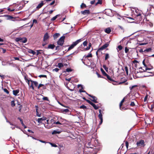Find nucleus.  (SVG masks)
Masks as SVG:
<instances>
[{
	"label": "nucleus",
	"mask_w": 154,
	"mask_h": 154,
	"mask_svg": "<svg viewBox=\"0 0 154 154\" xmlns=\"http://www.w3.org/2000/svg\"><path fill=\"white\" fill-rule=\"evenodd\" d=\"M7 16L8 17V19H11L13 18V17L11 16L8 15Z\"/></svg>",
	"instance_id": "obj_60"
},
{
	"label": "nucleus",
	"mask_w": 154,
	"mask_h": 154,
	"mask_svg": "<svg viewBox=\"0 0 154 154\" xmlns=\"http://www.w3.org/2000/svg\"><path fill=\"white\" fill-rule=\"evenodd\" d=\"M36 115L38 117H40L41 116V113H39L38 111V109H36Z\"/></svg>",
	"instance_id": "obj_26"
},
{
	"label": "nucleus",
	"mask_w": 154,
	"mask_h": 154,
	"mask_svg": "<svg viewBox=\"0 0 154 154\" xmlns=\"http://www.w3.org/2000/svg\"><path fill=\"white\" fill-rule=\"evenodd\" d=\"M63 66V64L62 63H59L58 64V66L59 68H60Z\"/></svg>",
	"instance_id": "obj_24"
},
{
	"label": "nucleus",
	"mask_w": 154,
	"mask_h": 154,
	"mask_svg": "<svg viewBox=\"0 0 154 154\" xmlns=\"http://www.w3.org/2000/svg\"><path fill=\"white\" fill-rule=\"evenodd\" d=\"M15 41L17 42H20L23 43H26L27 41V39L26 38L24 37L22 38L21 37L17 38L15 39Z\"/></svg>",
	"instance_id": "obj_2"
},
{
	"label": "nucleus",
	"mask_w": 154,
	"mask_h": 154,
	"mask_svg": "<svg viewBox=\"0 0 154 154\" xmlns=\"http://www.w3.org/2000/svg\"><path fill=\"white\" fill-rule=\"evenodd\" d=\"M125 70L126 72V73L127 75L128 74V68L127 66L125 67Z\"/></svg>",
	"instance_id": "obj_39"
},
{
	"label": "nucleus",
	"mask_w": 154,
	"mask_h": 154,
	"mask_svg": "<svg viewBox=\"0 0 154 154\" xmlns=\"http://www.w3.org/2000/svg\"><path fill=\"white\" fill-rule=\"evenodd\" d=\"M19 89L14 90L13 91V94L15 96H16L17 95V94L19 93Z\"/></svg>",
	"instance_id": "obj_12"
},
{
	"label": "nucleus",
	"mask_w": 154,
	"mask_h": 154,
	"mask_svg": "<svg viewBox=\"0 0 154 154\" xmlns=\"http://www.w3.org/2000/svg\"><path fill=\"white\" fill-rule=\"evenodd\" d=\"M125 98H124L122 100V101H121L120 103V104H119V106H120V108H121V106H122V103H123L124 102V100H125Z\"/></svg>",
	"instance_id": "obj_27"
},
{
	"label": "nucleus",
	"mask_w": 154,
	"mask_h": 154,
	"mask_svg": "<svg viewBox=\"0 0 154 154\" xmlns=\"http://www.w3.org/2000/svg\"><path fill=\"white\" fill-rule=\"evenodd\" d=\"M99 114L98 116V118L100 119V121L99 123V125H100L103 122V112H102L101 109L99 110Z\"/></svg>",
	"instance_id": "obj_3"
},
{
	"label": "nucleus",
	"mask_w": 154,
	"mask_h": 154,
	"mask_svg": "<svg viewBox=\"0 0 154 154\" xmlns=\"http://www.w3.org/2000/svg\"><path fill=\"white\" fill-rule=\"evenodd\" d=\"M109 45V44L107 43L105 44L104 45H103L102 47L99 48V50H103V49L106 48Z\"/></svg>",
	"instance_id": "obj_7"
},
{
	"label": "nucleus",
	"mask_w": 154,
	"mask_h": 154,
	"mask_svg": "<svg viewBox=\"0 0 154 154\" xmlns=\"http://www.w3.org/2000/svg\"><path fill=\"white\" fill-rule=\"evenodd\" d=\"M55 45L54 44H50L48 45V48L53 49Z\"/></svg>",
	"instance_id": "obj_16"
},
{
	"label": "nucleus",
	"mask_w": 154,
	"mask_h": 154,
	"mask_svg": "<svg viewBox=\"0 0 154 154\" xmlns=\"http://www.w3.org/2000/svg\"><path fill=\"white\" fill-rule=\"evenodd\" d=\"M135 15L137 17H139L140 18L141 17V14L140 13H139L138 14L137 13V14H135Z\"/></svg>",
	"instance_id": "obj_55"
},
{
	"label": "nucleus",
	"mask_w": 154,
	"mask_h": 154,
	"mask_svg": "<svg viewBox=\"0 0 154 154\" xmlns=\"http://www.w3.org/2000/svg\"><path fill=\"white\" fill-rule=\"evenodd\" d=\"M137 86V85H133V86H132L131 87H129V88H130V89L131 90H132V89L134 88L135 87H136Z\"/></svg>",
	"instance_id": "obj_35"
},
{
	"label": "nucleus",
	"mask_w": 154,
	"mask_h": 154,
	"mask_svg": "<svg viewBox=\"0 0 154 154\" xmlns=\"http://www.w3.org/2000/svg\"><path fill=\"white\" fill-rule=\"evenodd\" d=\"M102 4V0H98L97 2L96 3V5H97L98 4Z\"/></svg>",
	"instance_id": "obj_36"
},
{
	"label": "nucleus",
	"mask_w": 154,
	"mask_h": 154,
	"mask_svg": "<svg viewBox=\"0 0 154 154\" xmlns=\"http://www.w3.org/2000/svg\"><path fill=\"white\" fill-rule=\"evenodd\" d=\"M4 92L6 93L7 94H8L9 93V91L6 88H4Z\"/></svg>",
	"instance_id": "obj_46"
},
{
	"label": "nucleus",
	"mask_w": 154,
	"mask_h": 154,
	"mask_svg": "<svg viewBox=\"0 0 154 154\" xmlns=\"http://www.w3.org/2000/svg\"><path fill=\"white\" fill-rule=\"evenodd\" d=\"M130 105L131 106H135V103L134 102H131Z\"/></svg>",
	"instance_id": "obj_57"
},
{
	"label": "nucleus",
	"mask_w": 154,
	"mask_h": 154,
	"mask_svg": "<svg viewBox=\"0 0 154 154\" xmlns=\"http://www.w3.org/2000/svg\"><path fill=\"white\" fill-rule=\"evenodd\" d=\"M82 41L81 39L77 40L76 41L73 42L72 44L75 46Z\"/></svg>",
	"instance_id": "obj_11"
},
{
	"label": "nucleus",
	"mask_w": 154,
	"mask_h": 154,
	"mask_svg": "<svg viewBox=\"0 0 154 154\" xmlns=\"http://www.w3.org/2000/svg\"><path fill=\"white\" fill-rule=\"evenodd\" d=\"M72 71V69H71L69 68H67L66 69V72H71Z\"/></svg>",
	"instance_id": "obj_41"
},
{
	"label": "nucleus",
	"mask_w": 154,
	"mask_h": 154,
	"mask_svg": "<svg viewBox=\"0 0 154 154\" xmlns=\"http://www.w3.org/2000/svg\"><path fill=\"white\" fill-rule=\"evenodd\" d=\"M106 14L108 15H110L112 13V11L110 9L106 10L105 11Z\"/></svg>",
	"instance_id": "obj_14"
},
{
	"label": "nucleus",
	"mask_w": 154,
	"mask_h": 154,
	"mask_svg": "<svg viewBox=\"0 0 154 154\" xmlns=\"http://www.w3.org/2000/svg\"><path fill=\"white\" fill-rule=\"evenodd\" d=\"M60 34L58 33H56L55 34L53 35V37H54V39H55L57 38L58 37L60 36Z\"/></svg>",
	"instance_id": "obj_18"
},
{
	"label": "nucleus",
	"mask_w": 154,
	"mask_h": 154,
	"mask_svg": "<svg viewBox=\"0 0 154 154\" xmlns=\"http://www.w3.org/2000/svg\"><path fill=\"white\" fill-rule=\"evenodd\" d=\"M82 14L83 15H86L90 14V12L88 10H86L81 12Z\"/></svg>",
	"instance_id": "obj_8"
},
{
	"label": "nucleus",
	"mask_w": 154,
	"mask_h": 154,
	"mask_svg": "<svg viewBox=\"0 0 154 154\" xmlns=\"http://www.w3.org/2000/svg\"><path fill=\"white\" fill-rule=\"evenodd\" d=\"M88 43V42L87 41H84L83 43V45H84V46H86L87 45Z\"/></svg>",
	"instance_id": "obj_38"
},
{
	"label": "nucleus",
	"mask_w": 154,
	"mask_h": 154,
	"mask_svg": "<svg viewBox=\"0 0 154 154\" xmlns=\"http://www.w3.org/2000/svg\"><path fill=\"white\" fill-rule=\"evenodd\" d=\"M86 101H87V102H88V103H89L91 105V104L93 103L91 101H90V100H86Z\"/></svg>",
	"instance_id": "obj_54"
},
{
	"label": "nucleus",
	"mask_w": 154,
	"mask_h": 154,
	"mask_svg": "<svg viewBox=\"0 0 154 154\" xmlns=\"http://www.w3.org/2000/svg\"><path fill=\"white\" fill-rule=\"evenodd\" d=\"M48 143H49V144H50L51 145L52 147H57V146L55 144L53 143L50 142H48Z\"/></svg>",
	"instance_id": "obj_23"
},
{
	"label": "nucleus",
	"mask_w": 154,
	"mask_h": 154,
	"mask_svg": "<svg viewBox=\"0 0 154 154\" xmlns=\"http://www.w3.org/2000/svg\"><path fill=\"white\" fill-rule=\"evenodd\" d=\"M91 105L93 106V107L95 109H97L99 108V107L98 106H96L95 104H94L93 103H92Z\"/></svg>",
	"instance_id": "obj_19"
},
{
	"label": "nucleus",
	"mask_w": 154,
	"mask_h": 154,
	"mask_svg": "<svg viewBox=\"0 0 154 154\" xmlns=\"http://www.w3.org/2000/svg\"><path fill=\"white\" fill-rule=\"evenodd\" d=\"M151 49L150 48H149L147 49H146L144 50V51H147L149 52L151 50Z\"/></svg>",
	"instance_id": "obj_58"
},
{
	"label": "nucleus",
	"mask_w": 154,
	"mask_h": 154,
	"mask_svg": "<svg viewBox=\"0 0 154 154\" xmlns=\"http://www.w3.org/2000/svg\"><path fill=\"white\" fill-rule=\"evenodd\" d=\"M60 131H58L57 130H54L53 131L52 133V134H60Z\"/></svg>",
	"instance_id": "obj_20"
},
{
	"label": "nucleus",
	"mask_w": 154,
	"mask_h": 154,
	"mask_svg": "<svg viewBox=\"0 0 154 154\" xmlns=\"http://www.w3.org/2000/svg\"><path fill=\"white\" fill-rule=\"evenodd\" d=\"M55 3V0H54L51 3H50L48 5V6H49V5H53V4H54V3Z\"/></svg>",
	"instance_id": "obj_48"
},
{
	"label": "nucleus",
	"mask_w": 154,
	"mask_h": 154,
	"mask_svg": "<svg viewBox=\"0 0 154 154\" xmlns=\"http://www.w3.org/2000/svg\"><path fill=\"white\" fill-rule=\"evenodd\" d=\"M148 95H146L145 98H144V102H146V100H147V98H148Z\"/></svg>",
	"instance_id": "obj_50"
},
{
	"label": "nucleus",
	"mask_w": 154,
	"mask_h": 154,
	"mask_svg": "<svg viewBox=\"0 0 154 154\" xmlns=\"http://www.w3.org/2000/svg\"><path fill=\"white\" fill-rule=\"evenodd\" d=\"M11 106L12 107H14L15 106V104L14 103V101L13 100V101H11Z\"/></svg>",
	"instance_id": "obj_31"
},
{
	"label": "nucleus",
	"mask_w": 154,
	"mask_h": 154,
	"mask_svg": "<svg viewBox=\"0 0 154 154\" xmlns=\"http://www.w3.org/2000/svg\"><path fill=\"white\" fill-rule=\"evenodd\" d=\"M38 141H39L40 142H42V143H48V142H47L45 141H43V140H38Z\"/></svg>",
	"instance_id": "obj_49"
},
{
	"label": "nucleus",
	"mask_w": 154,
	"mask_h": 154,
	"mask_svg": "<svg viewBox=\"0 0 154 154\" xmlns=\"http://www.w3.org/2000/svg\"><path fill=\"white\" fill-rule=\"evenodd\" d=\"M59 69L57 68H56L54 69H53V71L54 72H57L59 70Z\"/></svg>",
	"instance_id": "obj_44"
},
{
	"label": "nucleus",
	"mask_w": 154,
	"mask_h": 154,
	"mask_svg": "<svg viewBox=\"0 0 154 154\" xmlns=\"http://www.w3.org/2000/svg\"><path fill=\"white\" fill-rule=\"evenodd\" d=\"M54 11V10H51L50 11H49V12H48V14H51L53 13V12Z\"/></svg>",
	"instance_id": "obj_63"
},
{
	"label": "nucleus",
	"mask_w": 154,
	"mask_h": 154,
	"mask_svg": "<svg viewBox=\"0 0 154 154\" xmlns=\"http://www.w3.org/2000/svg\"><path fill=\"white\" fill-rule=\"evenodd\" d=\"M35 87H37L38 85V82H36L35 81L34 82V83H33Z\"/></svg>",
	"instance_id": "obj_45"
},
{
	"label": "nucleus",
	"mask_w": 154,
	"mask_h": 154,
	"mask_svg": "<svg viewBox=\"0 0 154 154\" xmlns=\"http://www.w3.org/2000/svg\"><path fill=\"white\" fill-rule=\"evenodd\" d=\"M109 57V55L108 54H106L105 55V60H107Z\"/></svg>",
	"instance_id": "obj_33"
},
{
	"label": "nucleus",
	"mask_w": 154,
	"mask_h": 154,
	"mask_svg": "<svg viewBox=\"0 0 154 154\" xmlns=\"http://www.w3.org/2000/svg\"><path fill=\"white\" fill-rule=\"evenodd\" d=\"M101 70L103 73V74L104 75L106 76L107 75V74L106 73V72H105V71L103 69L101 68Z\"/></svg>",
	"instance_id": "obj_28"
},
{
	"label": "nucleus",
	"mask_w": 154,
	"mask_h": 154,
	"mask_svg": "<svg viewBox=\"0 0 154 154\" xmlns=\"http://www.w3.org/2000/svg\"><path fill=\"white\" fill-rule=\"evenodd\" d=\"M42 86H44V85L43 84H39L38 86V89H39Z\"/></svg>",
	"instance_id": "obj_51"
},
{
	"label": "nucleus",
	"mask_w": 154,
	"mask_h": 154,
	"mask_svg": "<svg viewBox=\"0 0 154 154\" xmlns=\"http://www.w3.org/2000/svg\"><path fill=\"white\" fill-rule=\"evenodd\" d=\"M49 38V36L48 35V34L47 32H46L44 36L43 40L45 41L47 40Z\"/></svg>",
	"instance_id": "obj_10"
},
{
	"label": "nucleus",
	"mask_w": 154,
	"mask_h": 154,
	"mask_svg": "<svg viewBox=\"0 0 154 154\" xmlns=\"http://www.w3.org/2000/svg\"><path fill=\"white\" fill-rule=\"evenodd\" d=\"M137 145L138 146H144L145 145L144 141L143 140H141L137 142Z\"/></svg>",
	"instance_id": "obj_4"
},
{
	"label": "nucleus",
	"mask_w": 154,
	"mask_h": 154,
	"mask_svg": "<svg viewBox=\"0 0 154 154\" xmlns=\"http://www.w3.org/2000/svg\"><path fill=\"white\" fill-rule=\"evenodd\" d=\"M46 119V118L45 117H43L40 118H38L37 120L38 122L39 123H40L42 122L41 121L45 120Z\"/></svg>",
	"instance_id": "obj_9"
},
{
	"label": "nucleus",
	"mask_w": 154,
	"mask_h": 154,
	"mask_svg": "<svg viewBox=\"0 0 154 154\" xmlns=\"http://www.w3.org/2000/svg\"><path fill=\"white\" fill-rule=\"evenodd\" d=\"M91 43H90L88 45V47L86 48V50H88L90 49V47L91 46Z\"/></svg>",
	"instance_id": "obj_37"
},
{
	"label": "nucleus",
	"mask_w": 154,
	"mask_h": 154,
	"mask_svg": "<svg viewBox=\"0 0 154 154\" xmlns=\"http://www.w3.org/2000/svg\"><path fill=\"white\" fill-rule=\"evenodd\" d=\"M28 53L32 54L33 55H35L36 54V52L33 50L29 49L28 51Z\"/></svg>",
	"instance_id": "obj_17"
},
{
	"label": "nucleus",
	"mask_w": 154,
	"mask_h": 154,
	"mask_svg": "<svg viewBox=\"0 0 154 154\" xmlns=\"http://www.w3.org/2000/svg\"><path fill=\"white\" fill-rule=\"evenodd\" d=\"M50 121L51 123H52V124H55V122L54 119H51V120Z\"/></svg>",
	"instance_id": "obj_64"
},
{
	"label": "nucleus",
	"mask_w": 154,
	"mask_h": 154,
	"mask_svg": "<svg viewBox=\"0 0 154 154\" xmlns=\"http://www.w3.org/2000/svg\"><path fill=\"white\" fill-rule=\"evenodd\" d=\"M129 51V49L125 47V53H127Z\"/></svg>",
	"instance_id": "obj_52"
},
{
	"label": "nucleus",
	"mask_w": 154,
	"mask_h": 154,
	"mask_svg": "<svg viewBox=\"0 0 154 154\" xmlns=\"http://www.w3.org/2000/svg\"><path fill=\"white\" fill-rule=\"evenodd\" d=\"M92 98L93 100L90 99L91 100H92L93 102L95 103H98L97 101V99L96 97L95 96H93L92 97Z\"/></svg>",
	"instance_id": "obj_13"
},
{
	"label": "nucleus",
	"mask_w": 154,
	"mask_h": 154,
	"mask_svg": "<svg viewBox=\"0 0 154 154\" xmlns=\"http://www.w3.org/2000/svg\"><path fill=\"white\" fill-rule=\"evenodd\" d=\"M65 37V36L63 35L60 38L57 42V44L58 45L60 46L63 45L64 42V40Z\"/></svg>",
	"instance_id": "obj_1"
},
{
	"label": "nucleus",
	"mask_w": 154,
	"mask_h": 154,
	"mask_svg": "<svg viewBox=\"0 0 154 154\" xmlns=\"http://www.w3.org/2000/svg\"><path fill=\"white\" fill-rule=\"evenodd\" d=\"M29 88H32V89L33 90H34V86L33 85V84L32 83L31 84V85L30 86L29 85Z\"/></svg>",
	"instance_id": "obj_53"
},
{
	"label": "nucleus",
	"mask_w": 154,
	"mask_h": 154,
	"mask_svg": "<svg viewBox=\"0 0 154 154\" xmlns=\"http://www.w3.org/2000/svg\"><path fill=\"white\" fill-rule=\"evenodd\" d=\"M44 5V2L43 1H41V3H39L36 7V10H38L41 8Z\"/></svg>",
	"instance_id": "obj_6"
},
{
	"label": "nucleus",
	"mask_w": 154,
	"mask_h": 154,
	"mask_svg": "<svg viewBox=\"0 0 154 154\" xmlns=\"http://www.w3.org/2000/svg\"><path fill=\"white\" fill-rule=\"evenodd\" d=\"M143 71H140V72H145V75H144L143 77H148L149 76H151L152 75L149 74H152V73L151 72H146L143 69Z\"/></svg>",
	"instance_id": "obj_5"
},
{
	"label": "nucleus",
	"mask_w": 154,
	"mask_h": 154,
	"mask_svg": "<svg viewBox=\"0 0 154 154\" xmlns=\"http://www.w3.org/2000/svg\"><path fill=\"white\" fill-rule=\"evenodd\" d=\"M147 44V43H139L140 45H145Z\"/></svg>",
	"instance_id": "obj_62"
},
{
	"label": "nucleus",
	"mask_w": 154,
	"mask_h": 154,
	"mask_svg": "<svg viewBox=\"0 0 154 154\" xmlns=\"http://www.w3.org/2000/svg\"><path fill=\"white\" fill-rule=\"evenodd\" d=\"M105 76H106L107 79L111 81H114L111 78V77H110V76L107 74Z\"/></svg>",
	"instance_id": "obj_22"
},
{
	"label": "nucleus",
	"mask_w": 154,
	"mask_h": 154,
	"mask_svg": "<svg viewBox=\"0 0 154 154\" xmlns=\"http://www.w3.org/2000/svg\"><path fill=\"white\" fill-rule=\"evenodd\" d=\"M63 112H68L69 111V110L67 109H64L63 110Z\"/></svg>",
	"instance_id": "obj_42"
},
{
	"label": "nucleus",
	"mask_w": 154,
	"mask_h": 154,
	"mask_svg": "<svg viewBox=\"0 0 154 154\" xmlns=\"http://www.w3.org/2000/svg\"><path fill=\"white\" fill-rule=\"evenodd\" d=\"M7 10L8 11H11V12H12V11H14L15 9H12V10H11L10 9V8H8V9H7Z\"/></svg>",
	"instance_id": "obj_47"
},
{
	"label": "nucleus",
	"mask_w": 154,
	"mask_h": 154,
	"mask_svg": "<svg viewBox=\"0 0 154 154\" xmlns=\"http://www.w3.org/2000/svg\"><path fill=\"white\" fill-rule=\"evenodd\" d=\"M59 14H57L55 16L53 17V18H52L51 19V21H54L58 17V16H59Z\"/></svg>",
	"instance_id": "obj_21"
},
{
	"label": "nucleus",
	"mask_w": 154,
	"mask_h": 154,
	"mask_svg": "<svg viewBox=\"0 0 154 154\" xmlns=\"http://www.w3.org/2000/svg\"><path fill=\"white\" fill-rule=\"evenodd\" d=\"M42 99L44 100L48 101V97H44L42 98Z\"/></svg>",
	"instance_id": "obj_40"
},
{
	"label": "nucleus",
	"mask_w": 154,
	"mask_h": 154,
	"mask_svg": "<svg viewBox=\"0 0 154 154\" xmlns=\"http://www.w3.org/2000/svg\"><path fill=\"white\" fill-rule=\"evenodd\" d=\"M17 119L20 120V122H21V123L22 124V125H24V123H23V121L22 119L20 117H18L17 118Z\"/></svg>",
	"instance_id": "obj_29"
},
{
	"label": "nucleus",
	"mask_w": 154,
	"mask_h": 154,
	"mask_svg": "<svg viewBox=\"0 0 154 154\" xmlns=\"http://www.w3.org/2000/svg\"><path fill=\"white\" fill-rule=\"evenodd\" d=\"M92 55L91 53H89L86 56V57H92Z\"/></svg>",
	"instance_id": "obj_43"
},
{
	"label": "nucleus",
	"mask_w": 154,
	"mask_h": 154,
	"mask_svg": "<svg viewBox=\"0 0 154 154\" xmlns=\"http://www.w3.org/2000/svg\"><path fill=\"white\" fill-rule=\"evenodd\" d=\"M103 67L106 71H108V68L106 67V65H103Z\"/></svg>",
	"instance_id": "obj_32"
},
{
	"label": "nucleus",
	"mask_w": 154,
	"mask_h": 154,
	"mask_svg": "<svg viewBox=\"0 0 154 154\" xmlns=\"http://www.w3.org/2000/svg\"><path fill=\"white\" fill-rule=\"evenodd\" d=\"M105 31L106 33L109 34L111 32V30L109 27H108L105 29Z\"/></svg>",
	"instance_id": "obj_15"
},
{
	"label": "nucleus",
	"mask_w": 154,
	"mask_h": 154,
	"mask_svg": "<svg viewBox=\"0 0 154 154\" xmlns=\"http://www.w3.org/2000/svg\"><path fill=\"white\" fill-rule=\"evenodd\" d=\"M118 48L119 50H121L122 49L123 47L122 46L120 45L118 46Z\"/></svg>",
	"instance_id": "obj_56"
},
{
	"label": "nucleus",
	"mask_w": 154,
	"mask_h": 154,
	"mask_svg": "<svg viewBox=\"0 0 154 154\" xmlns=\"http://www.w3.org/2000/svg\"><path fill=\"white\" fill-rule=\"evenodd\" d=\"M60 49V47L59 46H57L56 47L55 50H56L58 51Z\"/></svg>",
	"instance_id": "obj_61"
},
{
	"label": "nucleus",
	"mask_w": 154,
	"mask_h": 154,
	"mask_svg": "<svg viewBox=\"0 0 154 154\" xmlns=\"http://www.w3.org/2000/svg\"><path fill=\"white\" fill-rule=\"evenodd\" d=\"M80 108L81 109H86L87 108L86 106L84 105H82V106H80Z\"/></svg>",
	"instance_id": "obj_30"
},
{
	"label": "nucleus",
	"mask_w": 154,
	"mask_h": 154,
	"mask_svg": "<svg viewBox=\"0 0 154 154\" xmlns=\"http://www.w3.org/2000/svg\"><path fill=\"white\" fill-rule=\"evenodd\" d=\"M86 7V5H85V4L84 3H82L81 5V7L82 8H85Z\"/></svg>",
	"instance_id": "obj_34"
},
{
	"label": "nucleus",
	"mask_w": 154,
	"mask_h": 154,
	"mask_svg": "<svg viewBox=\"0 0 154 154\" xmlns=\"http://www.w3.org/2000/svg\"><path fill=\"white\" fill-rule=\"evenodd\" d=\"M74 47H75V46L72 44L68 48V51H69V50H70L71 49H72Z\"/></svg>",
	"instance_id": "obj_25"
},
{
	"label": "nucleus",
	"mask_w": 154,
	"mask_h": 154,
	"mask_svg": "<svg viewBox=\"0 0 154 154\" xmlns=\"http://www.w3.org/2000/svg\"><path fill=\"white\" fill-rule=\"evenodd\" d=\"M39 77H46L47 76L45 75H40L38 76Z\"/></svg>",
	"instance_id": "obj_59"
}]
</instances>
